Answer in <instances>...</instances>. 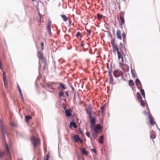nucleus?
Instances as JSON below:
<instances>
[{"instance_id":"obj_1","label":"nucleus","mask_w":160,"mask_h":160,"mask_svg":"<svg viewBox=\"0 0 160 160\" xmlns=\"http://www.w3.org/2000/svg\"><path fill=\"white\" fill-rule=\"evenodd\" d=\"M30 140L34 149L37 146L38 144L39 145L41 144V141L39 138H37L34 136H32L30 138Z\"/></svg>"},{"instance_id":"obj_2","label":"nucleus","mask_w":160,"mask_h":160,"mask_svg":"<svg viewBox=\"0 0 160 160\" xmlns=\"http://www.w3.org/2000/svg\"><path fill=\"white\" fill-rule=\"evenodd\" d=\"M0 126L1 128V130L2 131L1 134L2 136H3L6 131V128L5 126L3 124L2 121L0 120Z\"/></svg>"},{"instance_id":"obj_3","label":"nucleus","mask_w":160,"mask_h":160,"mask_svg":"<svg viewBox=\"0 0 160 160\" xmlns=\"http://www.w3.org/2000/svg\"><path fill=\"white\" fill-rule=\"evenodd\" d=\"M72 112L71 109H67L65 110V114L67 117H70L72 116Z\"/></svg>"},{"instance_id":"obj_4","label":"nucleus","mask_w":160,"mask_h":160,"mask_svg":"<svg viewBox=\"0 0 160 160\" xmlns=\"http://www.w3.org/2000/svg\"><path fill=\"white\" fill-rule=\"evenodd\" d=\"M96 121L95 116H94V117H93V118L90 119L91 128L92 127H93L94 125H95V124H96Z\"/></svg>"},{"instance_id":"obj_5","label":"nucleus","mask_w":160,"mask_h":160,"mask_svg":"<svg viewBox=\"0 0 160 160\" xmlns=\"http://www.w3.org/2000/svg\"><path fill=\"white\" fill-rule=\"evenodd\" d=\"M148 118V119H149V122L151 125L153 126L155 124H156V125L157 126V125L155 123L152 116H151Z\"/></svg>"},{"instance_id":"obj_6","label":"nucleus","mask_w":160,"mask_h":160,"mask_svg":"<svg viewBox=\"0 0 160 160\" xmlns=\"http://www.w3.org/2000/svg\"><path fill=\"white\" fill-rule=\"evenodd\" d=\"M102 127L100 124V123H98V124L96 126L94 125L93 127H92L91 129H92V128H95L97 130H98L100 131H102Z\"/></svg>"},{"instance_id":"obj_7","label":"nucleus","mask_w":160,"mask_h":160,"mask_svg":"<svg viewBox=\"0 0 160 160\" xmlns=\"http://www.w3.org/2000/svg\"><path fill=\"white\" fill-rule=\"evenodd\" d=\"M113 75L116 78H119L120 77L119 74V70L116 69L113 72Z\"/></svg>"},{"instance_id":"obj_8","label":"nucleus","mask_w":160,"mask_h":160,"mask_svg":"<svg viewBox=\"0 0 160 160\" xmlns=\"http://www.w3.org/2000/svg\"><path fill=\"white\" fill-rule=\"evenodd\" d=\"M69 127L70 128H71L72 127L74 128H76L77 127V125L74 121H73L70 122Z\"/></svg>"},{"instance_id":"obj_9","label":"nucleus","mask_w":160,"mask_h":160,"mask_svg":"<svg viewBox=\"0 0 160 160\" xmlns=\"http://www.w3.org/2000/svg\"><path fill=\"white\" fill-rule=\"evenodd\" d=\"M17 84V87H18V90L20 93V96L21 97L22 101L24 102V99L23 97V95H22V92L21 90V88L18 85V83Z\"/></svg>"},{"instance_id":"obj_10","label":"nucleus","mask_w":160,"mask_h":160,"mask_svg":"<svg viewBox=\"0 0 160 160\" xmlns=\"http://www.w3.org/2000/svg\"><path fill=\"white\" fill-rule=\"evenodd\" d=\"M120 20H121V22H119V25L121 26V28H122V25L124 24L125 20L124 17L122 16H120Z\"/></svg>"},{"instance_id":"obj_11","label":"nucleus","mask_w":160,"mask_h":160,"mask_svg":"<svg viewBox=\"0 0 160 160\" xmlns=\"http://www.w3.org/2000/svg\"><path fill=\"white\" fill-rule=\"evenodd\" d=\"M72 138H73L75 142H79V139L80 137L78 135H75L74 136L72 137Z\"/></svg>"},{"instance_id":"obj_12","label":"nucleus","mask_w":160,"mask_h":160,"mask_svg":"<svg viewBox=\"0 0 160 160\" xmlns=\"http://www.w3.org/2000/svg\"><path fill=\"white\" fill-rule=\"evenodd\" d=\"M5 73L4 72H3V80L4 82V84L5 87L6 89H7L8 88V84H7V82L6 81L5 78Z\"/></svg>"},{"instance_id":"obj_13","label":"nucleus","mask_w":160,"mask_h":160,"mask_svg":"<svg viewBox=\"0 0 160 160\" xmlns=\"http://www.w3.org/2000/svg\"><path fill=\"white\" fill-rule=\"evenodd\" d=\"M120 50L121 52L117 53L118 55V59H120L121 58H122V55L125 56V54L122 51L121 49H120Z\"/></svg>"},{"instance_id":"obj_14","label":"nucleus","mask_w":160,"mask_h":160,"mask_svg":"<svg viewBox=\"0 0 160 160\" xmlns=\"http://www.w3.org/2000/svg\"><path fill=\"white\" fill-rule=\"evenodd\" d=\"M137 88L138 89L140 90V92L141 94V95H142V96L143 98H144L145 99V92H144V89H140V88L138 87H137Z\"/></svg>"},{"instance_id":"obj_15","label":"nucleus","mask_w":160,"mask_h":160,"mask_svg":"<svg viewBox=\"0 0 160 160\" xmlns=\"http://www.w3.org/2000/svg\"><path fill=\"white\" fill-rule=\"evenodd\" d=\"M121 31L119 30H117V33H116V35L117 36V38L119 40H121L122 38V35H121V34L120 33Z\"/></svg>"},{"instance_id":"obj_16","label":"nucleus","mask_w":160,"mask_h":160,"mask_svg":"<svg viewBox=\"0 0 160 160\" xmlns=\"http://www.w3.org/2000/svg\"><path fill=\"white\" fill-rule=\"evenodd\" d=\"M58 88L59 89H60L61 88H62V91H63V90H65L66 89V88L65 87V85L62 83H60L59 86L58 87Z\"/></svg>"},{"instance_id":"obj_17","label":"nucleus","mask_w":160,"mask_h":160,"mask_svg":"<svg viewBox=\"0 0 160 160\" xmlns=\"http://www.w3.org/2000/svg\"><path fill=\"white\" fill-rule=\"evenodd\" d=\"M80 150H82V153L83 155L85 156H87L88 155V153L86 151V149L85 148H79Z\"/></svg>"},{"instance_id":"obj_18","label":"nucleus","mask_w":160,"mask_h":160,"mask_svg":"<svg viewBox=\"0 0 160 160\" xmlns=\"http://www.w3.org/2000/svg\"><path fill=\"white\" fill-rule=\"evenodd\" d=\"M135 83L136 86H138L139 84H140L141 88H142V85L138 78L136 79Z\"/></svg>"},{"instance_id":"obj_19","label":"nucleus","mask_w":160,"mask_h":160,"mask_svg":"<svg viewBox=\"0 0 160 160\" xmlns=\"http://www.w3.org/2000/svg\"><path fill=\"white\" fill-rule=\"evenodd\" d=\"M123 38V42L124 44H126V34L124 32H123L122 35Z\"/></svg>"},{"instance_id":"obj_20","label":"nucleus","mask_w":160,"mask_h":160,"mask_svg":"<svg viewBox=\"0 0 160 160\" xmlns=\"http://www.w3.org/2000/svg\"><path fill=\"white\" fill-rule=\"evenodd\" d=\"M59 96L60 97H62V98H66V96L64 95L63 91H61L59 92Z\"/></svg>"},{"instance_id":"obj_21","label":"nucleus","mask_w":160,"mask_h":160,"mask_svg":"<svg viewBox=\"0 0 160 160\" xmlns=\"http://www.w3.org/2000/svg\"><path fill=\"white\" fill-rule=\"evenodd\" d=\"M150 136L151 139L152 140L153 139H154L156 137V135L155 133V132L154 133L153 132L152 133L151 132Z\"/></svg>"},{"instance_id":"obj_22","label":"nucleus","mask_w":160,"mask_h":160,"mask_svg":"<svg viewBox=\"0 0 160 160\" xmlns=\"http://www.w3.org/2000/svg\"><path fill=\"white\" fill-rule=\"evenodd\" d=\"M128 85L129 86L132 87L134 85V83L132 80H129L128 81Z\"/></svg>"},{"instance_id":"obj_23","label":"nucleus","mask_w":160,"mask_h":160,"mask_svg":"<svg viewBox=\"0 0 160 160\" xmlns=\"http://www.w3.org/2000/svg\"><path fill=\"white\" fill-rule=\"evenodd\" d=\"M32 118V117L31 116H26L25 117V121L26 122H28Z\"/></svg>"},{"instance_id":"obj_24","label":"nucleus","mask_w":160,"mask_h":160,"mask_svg":"<svg viewBox=\"0 0 160 160\" xmlns=\"http://www.w3.org/2000/svg\"><path fill=\"white\" fill-rule=\"evenodd\" d=\"M4 146L6 147V151H7V152L8 153H9V147L8 145V144L6 143V141H5L4 142Z\"/></svg>"},{"instance_id":"obj_25","label":"nucleus","mask_w":160,"mask_h":160,"mask_svg":"<svg viewBox=\"0 0 160 160\" xmlns=\"http://www.w3.org/2000/svg\"><path fill=\"white\" fill-rule=\"evenodd\" d=\"M113 82V78L112 76L109 77V84H111L112 85H113L114 84L112 83Z\"/></svg>"},{"instance_id":"obj_26","label":"nucleus","mask_w":160,"mask_h":160,"mask_svg":"<svg viewBox=\"0 0 160 160\" xmlns=\"http://www.w3.org/2000/svg\"><path fill=\"white\" fill-rule=\"evenodd\" d=\"M38 54H39L40 55V56H38V57H39V59H41L44 58V57L43 54H42V52H40L39 51H38Z\"/></svg>"},{"instance_id":"obj_27","label":"nucleus","mask_w":160,"mask_h":160,"mask_svg":"<svg viewBox=\"0 0 160 160\" xmlns=\"http://www.w3.org/2000/svg\"><path fill=\"white\" fill-rule=\"evenodd\" d=\"M62 18L64 22H66L67 20V17L64 14H62L61 15Z\"/></svg>"},{"instance_id":"obj_28","label":"nucleus","mask_w":160,"mask_h":160,"mask_svg":"<svg viewBox=\"0 0 160 160\" xmlns=\"http://www.w3.org/2000/svg\"><path fill=\"white\" fill-rule=\"evenodd\" d=\"M147 113L148 114V117H150L152 116V114L150 113V110H149V108H148V105H147Z\"/></svg>"},{"instance_id":"obj_29","label":"nucleus","mask_w":160,"mask_h":160,"mask_svg":"<svg viewBox=\"0 0 160 160\" xmlns=\"http://www.w3.org/2000/svg\"><path fill=\"white\" fill-rule=\"evenodd\" d=\"M91 130L92 132H93V131H94L95 133L96 134L100 133V132H102V131H100L98 130H97L96 129H95V128H92V129H91Z\"/></svg>"},{"instance_id":"obj_30","label":"nucleus","mask_w":160,"mask_h":160,"mask_svg":"<svg viewBox=\"0 0 160 160\" xmlns=\"http://www.w3.org/2000/svg\"><path fill=\"white\" fill-rule=\"evenodd\" d=\"M137 97L138 99L140 100L142 99V98L139 92H137Z\"/></svg>"},{"instance_id":"obj_31","label":"nucleus","mask_w":160,"mask_h":160,"mask_svg":"<svg viewBox=\"0 0 160 160\" xmlns=\"http://www.w3.org/2000/svg\"><path fill=\"white\" fill-rule=\"evenodd\" d=\"M47 31L49 32V33H51V26L50 24L49 23V25L47 26Z\"/></svg>"},{"instance_id":"obj_32","label":"nucleus","mask_w":160,"mask_h":160,"mask_svg":"<svg viewBox=\"0 0 160 160\" xmlns=\"http://www.w3.org/2000/svg\"><path fill=\"white\" fill-rule=\"evenodd\" d=\"M140 101V104L141 105V106L142 107H144L145 106V103L143 101V100H142V99H141Z\"/></svg>"},{"instance_id":"obj_33","label":"nucleus","mask_w":160,"mask_h":160,"mask_svg":"<svg viewBox=\"0 0 160 160\" xmlns=\"http://www.w3.org/2000/svg\"><path fill=\"white\" fill-rule=\"evenodd\" d=\"M116 42V38L115 37H114L113 39H112L111 41V45H113L114 44H115V43Z\"/></svg>"},{"instance_id":"obj_34","label":"nucleus","mask_w":160,"mask_h":160,"mask_svg":"<svg viewBox=\"0 0 160 160\" xmlns=\"http://www.w3.org/2000/svg\"><path fill=\"white\" fill-rule=\"evenodd\" d=\"M97 17L98 19H100L101 18H102L103 15L102 14L98 13L97 14Z\"/></svg>"},{"instance_id":"obj_35","label":"nucleus","mask_w":160,"mask_h":160,"mask_svg":"<svg viewBox=\"0 0 160 160\" xmlns=\"http://www.w3.org/2000/svg\"><path fill=\"white\" fill-rule=\"evenodd\" d=\"M17 123L15 122H13L12 123L11 121V126H12V127H17Z\"/></svg>"},{"instance_id":"obj_36","label":"nucleus","mask_w":160,"mask_h":160,"mask_svg":"<svg viewBox=\"0 0 160 160\" xmlns=\"http://www.w3.org/2000/svg\"><path fill=\"white\" fill-rule=\"evenodd\" d=\"M105 104L104 105H102V107L100 108V109H101V114H102V113L103 112V111L105 107Z\"/></svg>"},{"instance_id":"obj_37","label":"nucleus","mask_w":160,"mask_h":160,"mask_svg":"<svg viewBox=\"0 0 160 160\" xmlns=\"http://www.w3.org/2000/svg\"><path fill=\"white\" fill-rule=\"evenodd\" d=\"M112 46L113 49L114 51H115V49H116V48L118 47V46L116 44H113V45H112Z\"/></svg>"},{"instance_id":"obj_38","label":"nucleus","mask_w":160,"mask_h":160,"mask_svg":"<svg viewBox=\"0 0 160 160\" xmlns=\"http://www.w3.org/2000/svg\"><path fill=\"white\" fill-rule=\"evenodd\" d=\"M125 66H126V67H127V70L126 71H125V69H124V68H121L123 70H124L125 72H128V71H129V66L128 65L126 64H125Z\"/></svg>"},{"instance_id":"obj_39","label":"nucleus","mask_w":160,"mask_h":160,"mask_svg":"<svg viewBox=\"0 0 160 160\" xmlns=\"http://www.w3.org/2000/svg\"><path fill=\"white\" fill-rule=\"evenodd\" d=\"M69 87L72 89V92H73L75 91V90H74V89L73 87L72 86V85L70 83H69Z\"/></svg>"},{"instance_id":"obj_40","label":"nucleus","mask_w":160,"mask_h":160,"mask_svg":"<svg viewBox=\"0 0 160 160\" xmlns=\"http://www.w3.org/2000/svg\"><path fill=\"white\" fill-rule=\"evenodd\" d=\"M132 76L133 78H136L137 77L136 73L135 72L132 73Z\"/></svg>"},{"instance_id":"obj_41","label":"nucleus","mask_w":160,"mask_h":160,"mask_svg":"<svg viewBox=\"0 0 160 160\" xmlns=\"http://www.w3.org/2000/svg\"><path fill=\"white\" fill-rule=\"evenodd\" d=\"M41 49L42 50H43L44 49V43L43 42H42L41 43Z\"/></svg>"},{"instance_id":"obj_42","label":"nucleus","mask_w":160,"mask_h":160,"mask_svg":"<svg viewBox=\"0 0 160 160\" xmlns=\"http://www.w3.org/2000/svg\"><path fill=\"white\" fill-rule=\"evenodd\" d=\"M86 112L88 114H89V113H91V111H90V109L89 108H86Z\"/></svg>"},{"instance_id":"obj_43","label":"nucleus","mask_w":160,"mask_h":160,"mask_svg":"<svg viewBox=\"0 0 160 160\" xmlns=\"http://www.w3.org/2000/svg\"><path fill=\"white\" fill-rule=\"evenodd\" d=\"M92 151H93L94 153L97 154V150L95 148H93L91 149Z\"/></svg>"},{"instance_id":"obj_44","label":"nucleus","mask_w":160,"mask_h":160,"mask_svg":"<svg viewBox=\"0 0 160 160\" xmlns=\"http://www.w3.org/2000/svg\"><path fill=\"white\" fill-rule=\"evenodd\" d=\"M4 155V153L1 151H0V158H2Z\"/></svg>"},{"instance_id":"obj_45","label":"nucleus","mask_w":160,"mask_h":160,"mask_svg":"<svg viewBox=\"0 0 160 160\" xmlns=\"http://www.w3.org/2000/svg\"><path fill=\"white\" fill-rule=\"evenodd\" d=\"M111 72H112V71H111V69H109V70H108V75H109V77L112 76L111 74Z\"/></svg>"},{"instance_id":"obj_46","label":"nucleus","mask_w":160,"mask_h":160,"mask_svg":"<svg viewBox=\"0 0 160 160\" xmlns=\"http://www.w3.org/2000/svg\"><path fill=\"white\" fill-rule=\"evenodd\" d=\"M81 35V33L80 32H77L76 35V37H78L80 36Z\"/></svg>"},{"instance_id":"obj_47","label":"nucleus","mask_w":160,"mask_h":160,"mask_svg":"<svg viewBox=\"0 0 160 160\" xmlns=\"http://www.w3.org/2000/svg\"><path fill=\"white\" fill-rule=\"evenodd\" d=\"M88 115H89V117L90 119H91L92 118H93V117H92V115L91 114V113H89Z\"/></svg>"},{"instance_id":"obj_48","label":"nucleus","mask_w":160,"mask_h":160,"mask_svg":"<svg viewBox=\"0 0 160 160\" xmlns=\"http://www.w3.org/2000/svg\"><path fill=\"white\" fill-rule=\"evenodd\" d=\"M86 135L87 136V137L88 138H90V133L88 132H86Z\"/></svg>"},{"instance_id":"obj_49","label":"nucleus","mask_w":160,"mask_h":160,"mask_svg":"<svg viewBox=\"0 0 160 160\" xmlns=\"http://www.w3.org/2000/svg\"><path fill=\"white\" fill-rule=\"evenodd\" d=\"M104 138V136L103 135H101L99 137V140H103Z\"/></svg>"},{"instance_id":"obj_50","label":"nucleus","mask_w":160,"mask_h":160,"mask_svg":"<svg viewBox=\"0 0 160 160\" xmlns=\"http://www.w3.org/2000/svg\"><path fill=\"white\" fill-rule=\"evenodd\" d=\"M119 74L120 75V76H122L123 75V73L122 72L121 70H119Z\"/></svg>"},{"instance_id":"obj_51","label":"nucleus","mask_w":160,"mask_h":160,"mask_svg":"<svg viewBox=\"0 0 160 160\" xmlns=\"http://www.w3.org/2000/svg\"><path fill=\"white\" fill-rule=\"evenodd\" d=\"M83 140L82 138H80L79 139V142L80 143H82L83 142Z\"/></svg>"},{"instance_id":"obj_52","label":"nucleus","mask_w":160,"mask_h":160,"mask_svg":"<svg viewBox=\"0 0 160 160\" xmlns=\"http://www.w3.org/2000/svg\"><path fill=\"white\" fill-rule=\"evenodd\" d=\"M92 135L93 138L94 139H96V137H95V135L93 132H92Z\"/></svg>"},{"instance_id":"obj_53","label":"nucleus","mask_w":160,"mask_h":160,"mask_svg":"<svg viewBox=\"0 0 160 160\" xmlns=\"http://www.w3.org/2000/svg\"><path fill=\"white\" fill-rule=\"evenodd\" d=\"M86 30L89 33H91V31L90 29H88L86 28Z\"/></svg>"},{"instance_id":"obj_54","label":"nucleus","mask_w":160,"mask_h":160,"mask_svg":"<svg viewBox=\"0 0 160 160\" xmlns=\"http://www.w3.org/2000/svg\"><path fill=\"white\" fill-rule=\"evenodd\" d=\"M120 65L121 66H125V64H124L123 62H120Z\"/></svg>"},{"instance_id":"obj_55","label":"nucleus","mask_w":160,"mask_h":160,"mask_svg":"<svg viewBox=\"0 0 160 160\" xmlns=\"http://www.w3.org/2000/svg\"><path fill=\"white\" fill-rule=\"evenodd\" d=\"M51 23H52V22H51L50 19H48V25H49V23H50V26H51Z\"/></svg>"},{"instance_id":"obj_56","label":"nucleus","mask_w":160,"mask_h":160,"mask_svg":"<svg viewBox=\"0 0 160 160\" xmlns=\"http://www.w3.org/2000/svg\"><path fill=\"white\" fill-rule=\"evenodd\" d=\"M115 50H116L117 53H118L120 52L119 51L118 47L117 48H116L115 49Z\"/></svg>"},{"instance_id":"obj_57","label":"nucleus","mask_w":160,"mask_h":160,"mask_svg":"<svg viewBox=\"0 0 160 160\" xmlns=\"http://www.w3.org/2000/svg\"><path fill=\"white\" fill-rule=\"evenodd\" d=\"M47 85L48 87L50 88H51L52 87V85H51L49 83H47Z\"/></svg>"},{"instance_id":"obj_58","label":"nucleus","mask_w":160,"mask_h":160,"mask_svg":"<svg viewBox=\"0 0 160 160\" xmlns=\"http://www.w3.org/2000/svg\"><path fill=\"white\" fill-rule=\"evenodd\" d=\"M98 142L101 143V144H102L103 143V140H98Z\"/></svg>"},{"instance_id":"obj_59","label":"nucleus","mask_w":160,"mask_h":160,"mask_svg":"<svg viewBox=\"0 0 160 160\" xmlns=\"http://www.w3.org/2000/svg\"><path fill=\"white\" fill-rule=\"evenodd\" d=\"M135 72V70L133 69H131V73H132L133 72Z\"/></svg>"},{"instance_id":"obj_60","label":"nucleus","mask_w":160,"mask_h":160,"mask_svg":"<svg viewBox=\"0 0 160 160\" xmlns=\"http://www.w3.org/2000/svg\"><path fill=\"white\" fill-rule=\"evenodd\" d=\"M65 94H66L67 96V97H68L69 95V94H68V91H66V92H65Z\"/></svg>"},{"instance_id":"obj_61","label":"nucleus","mask_w":160,"mask_h":160,"mask_svg":"<svg viewBox=\"0 0 160 160\" xmlns=\"http://www.w3.org/2000/svg\"><path fill=\"white\" fill-rule=\"evenodd\" d=\"M83 41H82V43L81 44V47H83V48H84V44H83Z\"/></svg>"},{"instance_id":"obj_62","label":"nucleus","mask_w":160,"mask_h":160,"mask_svg":"<svg viewBox=\"0 0 160 160\" xmlns=\"http://www.w3.org/2000/svg\"><path fill=\"white\" fill-rule=\"evenodd\" d=\"M107 68L108 69V70H109V69H110L109 68V63H107Z\"/></svg>"},{"instance_id":"obj_63","label":"nucleus","mask_w":160,"mask_h":160,"mask_svg":"<svg viewBox=\"0 0 160 160\" xmlns=\"http://www.w3.org/2000/svg\"><path fill=\"white\" fill-rule=\"evenodd\" d=\"M42 59V62L44 63L45 62H46V60L44 58Z\"/></svg>"},{"instance_id":"obj_64","label":"nucleus","mask_w":160,"mask_h":160,"mask_svg":"<svg viewBox=\"0 0 160 160\" xmlns=\"http://www.w3.org/2000/svg\"><path fill=\"white\" fill-rule=\"evenodd\" d=\"M46 158H47V159H48V158H49L50 157L49 155V154H46Z\"/></svg>"}]
</instances>
